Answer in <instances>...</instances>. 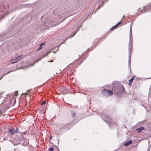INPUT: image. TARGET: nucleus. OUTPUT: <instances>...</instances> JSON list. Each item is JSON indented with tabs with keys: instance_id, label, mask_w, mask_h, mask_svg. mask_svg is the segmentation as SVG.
I'll return each instance as SVG.
<instances>
[{
	"instance_id": "f257e3e1",
	"label": "nucleus",
	"mask_w": 151,
	"mask_h": 151,
	"mask_svg": "<svg viewBox=\"0 0 151 151\" xmlns=\"http://www.w3.org/2000/svg\"><path fill=\"white\" fill-rule=\"evenodd\" d=\"M132 30L130 29L129 32V63L130 67V63L131 62V53L132 50Z\"/></svg>"
},
{
	"instance_id": "f03ea898",
	"label": "nucleus",
	"mask_w": 151,
	"mask_h": 151,
	"mask_svg": "<svg viewBox=\"0 0 151 151\" xmlns=\"http://www.w3.org/2000/svg\"><path fill=\"white\" fill-rule=\"evenodd\" d=\"M103 95L105 96H110L113 94V93L110 90L104 89L102 92Z\"/></svg>"
},
{
	"instance_id": "7ed1b4c3",
	"label": "nucleus",
	"mask_w": 151,
	"mask_h": 151,
	"mask_svg": "<svg viewBox=\"0 0 151 151\" xmlns=\"http://www.w3.org/2000/svg\"><path fill=\"white\" fill-rule=\"evenodd\" d=\"M23 58V57L22 55H20V56H19L16 58L15 60L12 63V64H13L14 63H17L18 61L20 60L21 59H22Z\"/></svg>"
},
{
	"instance_id": "20e7f679",
	"label": "nucleus",
	"mask_w": 151,
	"mask_h": 151,
	"mask_svg": "<svg viewBox=\"0 0 151 151\" xmlns=\"http://www.w3.org/2000/svg\"><path fill=\"white\" fill-rule=\"evenodd\" d=\"M132 140H130L125 142L124 144V146H128V145H129L131 144L132 143Z\"/></svg>"
},
{
	"instance_id": "39448f33",
	"label": "nucleus",
	"mask_w": 151,
	"mask_h": 151,
	"mask_svg": "<svg viewBox=\"0 0 151 151\" xmlns=\"http://www.w3.org/2000/svg\"><path fill=\"white\" fill-rule=\"evenodd\" d=\"M101 117L103 119L105 120V122L107 121H108L107 120L105 119L106 117V118H108V116H106V114H102V116H101Z\"/></svg>"
},
{
	"instance_id": "423d86ee",
	"label": "nucleus",
	"mask_w": 151,
	"mask_h": 151,
	"mask_svg": "<svg viewBox=\"0 0 151 151\" xmlns=\"http://www.w3.org/2000/svg\"><path fill=\"white\" fill-rule=\"evenodd\" d=\"M14 133V129H11L9 130V133L11 135H12Z\"/></svg>"
},
{
	"instance_id": "0eeeda50",
	"label": "nucleus",
	"mask_w": 151,
	"mask_h": 151,
	"mask_svg": "<svg viewBox=\"0 0 151 151\" xmlns=\"http://www.w3.org/2000/svg\"><path fill=\"white\" fill-rule=\"evenodd\" d=\"M144 129V128L143 127H142L137 129H136V131H137L139 133L142 130Z\"/></svg>"
},
{
	"instance_id": "6e6552de",
	"label": "nucleus",
	"mask_w": 151,
	"mask_h": 151,
	"mask_svg": "<svg viewBox=\"0 0 151 151\" xmlns=\"http://www.w3.org/2000/svg\"><path fill=\"white\" fill-rule=\"evenodd\" d=\"M134 79V77L133 76L132 78L129 80V85H131L132 84V82L133 81V80Z\"/></svg>"
},
{
	"instance_id": "1a4fd4ad",
	"label": "nucleus",
	"mask_w": 151,
	"mask_h": 151,
	"mask_svg": "<svg viewBox=\"0 0 151 151\" xmlns=\"http://www.w3.org/2000/svg\"><path fill=\"white\" fill-rule=\"evenodd\" d=\"M143 7H144V8L143 9V10L142 11H140L141 12H143V11H144L145 10H146L147 9V7L146 6H144Z\"/></svg>"
},
{
	"instance_id": "9d476101",
	"label": "nucleus",
	"mask_w": 151,
	"mask_h": 151,
	"mask_svg": "<svg viewBox=\"0 0 151 151\" xmlns=\"http://www.w3.org/2000/svg\"><path fill=\"white\" fill-rule=\"evenodd\" d=\"M118 25H117V24H116V25H115L113 27H112L111 29L112 30V29H115L116 27H117L118 26Z\"/></svg>"
},
{
	"instance_id": "9b49d317",
	"label": "nucleus",
	"mask_w": 151,
	"mask_h": 151,
	"mask_svg": "<svg viewBox=\"0 0 151 151\" xmlns=\"http://www.w3.org/2000/svg\"><path fill=\"white\" fill-rule=\"evenodd\" d=\"M77 31V30L76 31V32H74L73 33V35H71L70 36V38H71L72 37H73L76 34Z\"/></svg>"
},
{
	"instance_id": "f8f14e48",
	"label": "nucleus",
	"mask_w": 151,
	"mask_h": 151,
	"mask_svg": "<svg viewBox=\"0 0 151 151\" xmlns=\"http://www.w3.org/2000/svg\"><path fill=\"white\" fill-rule=\"evenodd\" d=\"M76 115V114L74 112H73L72 113V116L73 117H74Z\"/></svg>"
},
{
	"instance_id": "ddd939ff",
	"label": "nucleus",
	"mask_w": 151,
	"mask_h": 151,
	"mask_svg": "<svg viewBox=\"0 0 151 151\" xmlns=\"http://www.w3.org/2000/svg\"><path fill=\"white\" fill-rule=\"evenodd\" d=\"M18 93V91H15L14 92V96H17Z\"/></svg>"
},
{
	"instance_id": "4468645a",
	"label": "nucleus",
	"mask_w": 151,
	"mask_h": 151,
	"mask_svg": "<svg viewBox=\"0 0 151 151\" xmlns=\"http://www.w3.org/2000/svg\"><path fill=\"white\" fill-rule=\"evenodd\" d=\"M1 100V101H4V99L3 98V97H2V96H0V101Z\"/></svg>"
},
{
	"instance_id": "2eb2a0df",
	"label": "nucleus",
	"mask_w": 151,
	"mask_h": 151,
	"mask_svg": "<svg viewBox=\"0 0 151 151\" xmlns=\"http://www.w3.org/2000/svg\"><path fill=\"white\" fill-rule=\"evenodd\" d=\"M46 102V101H43L42 102V103L41 104H42V105H44V104H45Z\"/></svg>"
},
{
	"instance_id": "dca6fc26",
	"label": "nucleus",
	"mask_w": 151,
	"mask_h": 151,
	"mask_svg": "<svg viewBox=\"0 0 151 151\" xmlns=\"http://www.w3.org/2000/svg\"><path fill=\"white\" fill-rule=\"evenodd\" d=\"M54 150L53 147H51L49 150V151H53Z\"/></svg>"
},
{
	"instance_id": "f3484780",
	"label": "nucleus",
	"mask_w": 151,
	"mask_h": 151,
	"mask_svg": "<svg viewBox=\"0 0 151 151\" xmlns=\"http://www.w3.org/2000/svg\"><path fill=\"white\" fill-rule=\"evenodd\" d=\"M18 131H19V130L18 129V128H17L15 130V132L16 133H17V132H18Z\"/></svg>"
},
{
	"instance_id": "a211bd4d",
	"label": "nucleus",
	"mask_w": 151,
	"mask_h": 151,
	"mask_svg": "<svg viewBox=\"0 0 151 151\" xmlns=\"http://www.w3.org/2000/svg\"><path fill=\"white\" fill-rule=\"evenodd\" d=\"M42 46H40V47L37 49V50H39L42 49Z\"/></svg>"
},
{
	"instance_id": "6ab92c4d",
	"label": "nucleus",
	"mask_w": 151,
	"mask_h": 151,
	"mask_svg": "<svg viewBox=\"0 0 151 151\" xmlns=\"http://www.w3.org/2000/svg\"><path fill=\"white\" fill-rule=\"evenodd\" d=\"M122 24V23L120 22H119L117 24L118 25H120V24Z\"/></svg>"
},
{
	"instance_id": "aec40b11",
	"label": "nucleus",
	"mask_w": 151,
	"mask_h": 151,
	"mask_svg": "<svg viewBox=\"0 0 151 151\" xmlns=\"http://www.w3.org/2000/svg\"><path fill=\"white\" fill-rule=\"evenodd\" d=\"M44 43H41L40 45V46H42L44 44Z\"/></svg>"
},
{
	"instance_id": "412c9836",
	"label": "nucleus",
	"mask_w": 151,
	"mask_h": 151,
	"mask_svg": "<svg viewBox=\"0 0 151 151\" xmlns=\"http://www.w3.org/2000/svg\"><path fill=\"white\" fill-rule=\"evenodd\" d=\"M50 139H52V137L51 136H50Z\"/></svg>"
},
{
	"instance_id": "4be33fe9",
	"label": "nucleus",
	"mask_w": 151,
	"mask_h": 151,
	"mask_svg": "<svg viewBox=\"0 0 151 151\" xmlns=\"http://www.w3.org/2000/svg\"><path fill=\"white\" fill-rule=\"evenodd\" d=\"M29 90H27V92L28 93L29 92Z\"/></svg>"
},
{
	"instance_id": "5701e85b",
	"label": "nucleus",
	"mask_w": 151,
	"mask_h": 151,
	"mask_svg": "<svg viewBox=\"0 0 151 151\" xmlns=\"http://www.w3.org/2000/svg\"><path fill=\"white\" fill-rule=\"evenodd\" d=\"M100 7H98V8L97 9V10H98V9H99V8H100Z\"/></svg>"
},
{
	"instance_id": "b1692460",
	"label": "nucleus",
	"mask_w": 151,
	"mask_h": 151,
	"mask_svg": "<svg viewBox=\"0 0 151 151\" xmlns=\"http://www.w3.org/2000/svg\"><path fill=\"white\" fill-rule=\"evenodd\" d=\"M53 61L52 60L51 61H50V62H53Z\"/></svg>"
},
{
	"instance_id": "393cba45",
	"label": "nucleus",
	"mask_w": 151,
	"mask_h": 151,
	"mask_svg": "<svg viewBox=\"0 0 151 151\" xmlns=\"http://www.w3.org/2000/svg\"><path fill=\"white\" fill-rule=\"evenodd\" d=\"M10 72V71L8 73H7V74H8V73H9Z\"/></svg>"
},
{
	"instance_id": "a878e982",
	"label": "nucleus",
	"mask_w": 151,
	"mask_h": 151,
	"mask_svg": "<svg viewBox=\"0 0 151 151\" xmlns=\"http://www.w3.org/2000/svg\"><path fill=\"white\" fill-rule=\"evenodd\" d=\"M55 51L53 52V53H55Z\"/></svg>"
},
{
	"instance_id": "bb28decb",
	"label": "nucleus",
	"mask_w": 151,
	"mask_h": 151,
	"mask_svg": "<svg viewBox=\"0 0 151 151\" xmlns=\"http://www.w3.org/2000/svg\"><path fill=\"white\" fill-rule=\"evenodd\" d=\"M139 9H140V8H139V11H140V10Z\"/></svg>"
},
{
	"instance_id": "cd10ccee",
	"label": "nucleus",
	"mask_w": 151,
	"mask_h": 151,
	"mask_svg": "<svg viewBox=\"0 0 151 151\" xmlns=\"http://www.w3.org/2000/svg\"><path fill=\"white\" fill-rule=\"evenodd\" d=\"M25 94H26V95H27V93H25Z\"/></svg>"
},
{
	"instance_id": "c85d7f7f",
	"label": "nucleus",
	"mask_w": 151,
	"mask_h": 151,
	"mask_svg": "<svg viewBox=\"0 0 151 151\" xmlns=\"http://www.w3.org/2000/svg\"><path fill=\"white\" fill-rule=\"evenodd\" d=\"M16 101V100L15 99H14V101Z\"/></svg>"
},
{
	"instance_id": "c756f323",
	"label": "nucleus",
	"mask_w": 151,
	"mask_h": 151,
	"mask_svg": "<svg viewBox=\"0 0 151 151\" xmlns=\"http://www.w3.org/2000/svg\"><path fill=\"white\" fill-rule=\"evenodd\" d=\"M58 50V49H57V51Z\"/></svg>"
}]
</instances>
